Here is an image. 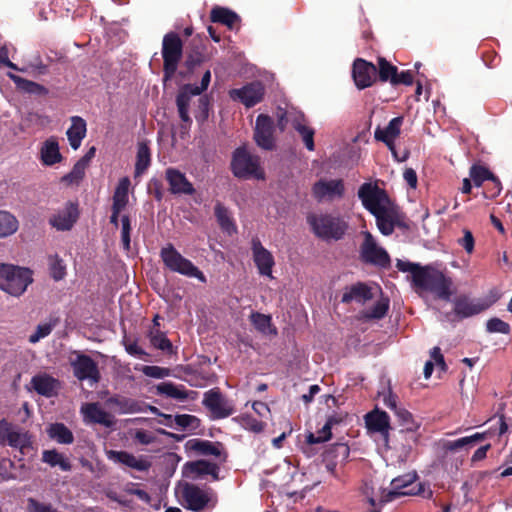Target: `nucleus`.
<instances>
[{"label": "nucleus", "mask_w": 512, "mask_h": 512, "mask_svg": "<svg viewBox=\"0 0 512 512\" xmlns=\"http://www.w3.org/2000/svg\"><path fill=\"white\" fill-rule=\"evenodd\" d=\"M396 267L399 271L410 273L412 286L421 297L432 294L437 299L450 301L455 292L452 279L431 266L398 260Z\"/></svg>", "instance_id": "nucleus-1"}, {"label": "nucleus", "mask_w": 512, "mask_h": 512, "mask_svg": "<svg viewBox=\"0 0 512 512\" xmlns=\"http://www.w3.org/2000/svg\"><path fill=\"white\" fill-rule=\"evenodd\" d=\"M358 197L363 206L375 216L376 219L400 223L401 215L386 194L370 183H364L358 190Z\"/></svg>", "instance_id": "nucleus-2"}, {"label": "nucleus", "mask_w": 512, "mask_h": 512, "mask_svg": "<svg viewBox=\"0 0 512 512\" xmlns=\"http://www.w3.org/2000/svg\"><path fill=\"white\" fill-rule=\"evenodd\" d=\"M33 281L27 268L11 264L0 265V289L12 296L22 295Z\"/></svg>", "instance_id": "nucleus-3"}, {"label": "nucleus", "mask_w": 512, "mask_h": 512, "mask_svg": "<svg viewBox=\"0 0 512 512\" xmlns=\"http://www.w3.org/2000/svg\"><path fill=\"white\" fill-rule=\"evenodd\" d=\"M231 170L240 179H264L258 156L251 154L245 147L237 148L232 156Z\"/></svg>", "instance_id": "nucleus-4"}, {"label": "nucleus", "mask_w": 512, "mask_h": 512, "mask_svg": "<svg viewBox=\"0 0 512 512\" xmlns=\"http://www.w3.org/2000/svg\"><path fill=\"white\" fill-rule=\"evenodd\" d=\"M164 82L172 79L183 56V42L176 32H169L162 40Z\"/></svg>", "instance_id": "nucleus-5"}, {"label": "nucleus", "mask_w": 512, "mask_h": 512, "mask_svg": "<svg viewBox=\"0 0 512 512\" xmlns=\"http://www.w3.org/2000/svg\"><path fill=\"white\" fill-rule=\"evenodd\" d=\"M307 222L313 232L320 238L339 240L347 229V223L338 216L329 214H311Z\"/></svg>", "instance_id": "nucleus-6"}, {"label": "nucleus", "mask_w": 512, "mask_h": 512, "mask_svg": "<svg viewBox=\"0 0 512 512\" xmlns=\"http://www.w3.org/2000/svg\"><path fill=\"white\" fill-rule=\"evenodd\" d=\"M180 495L184 507L194 512H201L209 505L214 507L217 502L216 494L212 489H201L191 483H184L180 486Z\"/></svg>", "instance_id": "nucleus-7"}, {"label": "nucleus", "mask_w": 512, "mask_h": 512, "mask_svg": "<svg viewBox=\"0 0 512 512\" xmlns=\"http://www.w3.org/2000/svg\"><path fill=\"white\" fill-rule=\"evenodd\" d=\"M160 256L169 270L206 282L204 274L190 260L183 257L172 244L163 247Z\"/></svg>", "instance_id": "nucleus-8"}, {"label": "nucleus", "mask_w": 512, "mask_h": 512, "mask_svg": "<svg viewBox=\"0 0 512 512\" xmlns=\"http://www.w3.org/2000/svg\"><path fill=\"white\" fill-rule=\"evenodd\" d=\"M417 479V474L407 473L396 477L391 481L390 489H383L379 496V503L385 504L406 495H420L423 491L422 484L409 488Z\"/></svg>", "instance_id": "nucleus-9"}, {"label": "nucleus", "mask_w": 512, "mask_h": 512, "mask_svg": "<svg viewBox=\"0 0 512 512\" xmlns=\"http://www.w3.org/2000/svg\"><path fill=\"white\" fill-rule=\"evenodd\" d=\"M0 443L18 449L22 455L33 450L31 435L5 420L0 421Z\"/></svg>", "instance_id": "nucleus-10"}, {"label": "nucleus", "mask_w": 512, "mask_h": 512, "mask_svg": "<svg viewBox=\"0 0 512 512\" xmlns=\"http://www.w3.org/2000/svg\"><path fill=\"white\" fill-rule=\"evenodd\" d=\"M195 96H200L198 98L199 108L203 112H206L208 109V99L206 96H201L196 85L184 84L179 88L176 97V106L181 121H189L190 106Z\"/></svg>", "instance_id": "nucleus-11"}, {"label": "nucleus", "mask_w": 512, "mask_h": 512, "mask_svg": "<svg viewBox=\"0 0 512 512\" xmlns=\"http://www.w3.org/2000/svg\"><path fill=\"white\" fill-rule=\"evenodd\" d=\"M202 404L217 419L229 417L235 412L233 402L227 399L218 388L205 392Z\"/></svg>", "instance_id": "nucleus-12"}, {"label": "nucleus", "mask_w": 512, "mask_h": 512, "mask_svg": "<svg viewBox=\"0 0 512 512\" xmlns=\"http://www.w3.org/2000/svg\"><path fill=\"white\" fill-rule=\"evenodd\" d=\"M384 405L392 410L397 417L398 423L406 431H416L420 423H418L413 415L404 407L398 405V398L389 389L387 392L381 394Z\"/></svg>", "instance_id": "nucleus-13"}, {"label": "nucleus", "mask_w": 512, "mask_h": 512, "mask_svg": "<svg viewBox=\"0 0 512 512\" xmlns=\"http://www.w3.org/2000/svg\"><path fill=\"white\" fill-rule=\"evenodd\" d=\"M264 94L265 87L260 81H254L241 88L232 89L230 91V97L233 100L240 101L247 108L260 103L263 100Z\"/></svg>", "instance_id": "nucleus-14"}, {"label": "nucleus", "mask_w": 512, "mask_h": 512, "mask_svg": "<svg viewBox=\"0 0 512 512\" xmlns=\"http://www.w3.org/2000/svg\"><path fill=\"white\" fill-rule=\"evenodd\" d=\"M254 139L259 147L272 150L275 146L274 122L265 114L258 115L255 123Z\"/></svg>", "instance_id": "nucleus-15"}, {"label": "nucleus", "mask_w": 512, "mask_h": 512, "mask_svg": "<svg viewBox=\"0 0 512 512\" xmlns=\"http://www.w3.org/2000/svg\"><path fill=\"white\" fill-rule=\"evenodd\" d=\"M344 190V183L341 179H321L313 185L312 194L319 202L333 201L336 198H341Z\"/></svg>", "instance_id": "nucleus-16"}, {"label": "nucleus", "mask_w": 512, "mask_h": 512, "mask_svg": "<svg viewBox=\"0 0 512 512\" xmlns=\"http://www.w3.org/2000/svg\"><path fill=\"white\" fill-rule=\"evenodd\" d=\"M361 255L364 261L368 263L380 266H386L389 263V256L387 252L376 244V241L369 232H364Z\"/></svg>", "instance_id": "nucleus-17"}, {"label": "nucleus", "mask_w": 512, "mask_h": 512, "mask_svg": "<svg viewBox=\"0 0 512 512\" xmlns=\"http://www.w3.org/2000/svg\"><path fill=\"white\" fill-rule=\"evenodd\" d=\"M74 375L79 380H89L92 384L100 379L99 370L95 361L87 355H77L72 361Z\"/></svg>", "instance_id": "nucleus-18"}, {"label": "nucleus", "mask_w": 512, "mask_h": 512, "mask_svg": "<svg viewBox=\"0 0 512 512\" xmlns=\"http://www.w3.org/2000/svg\"><path fill=\"white\" fill-rule=\"evenodd\" d=\"M353 78L359 89H364L373 84L377 75V68L372 63L363 59H356L353 64Z\"/></svg>", "instance_id": "nucleus-19"}, {"label": "nucleus", "mask_w": 512, "mask_h": 512, "mask_svg": "<svg viewBox=\"0 0 512 512\" xmlns=\"http://www.w3.org/2000/svg\"><path fill=\"white\" fill-rule=\"evenodd\" d=\"M253 260L263 276L272 278V267L274 266V258L270 251L263 247L259 239L252 240Z\"/></svg>", "instance_id": "nucleus-20"}, {"label": "nucleus", "mask_w": 512, "mask_h": 512, "mask_svg": "<svg viewBox=\"0 0 512 512\" xmlns=\"http://www.w3.org/2000/svg\"><path fill=\"white\" fill-rule=\"evenodd\" d=\"M185 449L198 455L215 456L226 460V454L223 452L222 444L211 442L199 438L190 439L185 443Z\"/></svg>", "instance_id": "nucleus-21"}, {"label": "nucleus", "mask_w": 512, "mask_h": 512, "mask_svg": "<svg viewBox=\"0 0 512 512\" xmlns=\"http://www.w3.org/2000/svg\"><path fill=\"white\" fill-rule=\"evenodd\" d=\"M84 421L89 423L101 424L105 427H112L115 423L113 416L103 410L99 403H86L81 407Z\"/></svg>", "instance_id": "nucleus-22"}, {"label": "nucleus", "mask_w": 512, "mask_h": 512, "mask_svg": "<svg viewBox=\"0 0 512 512\" xmlns=\"http://www.w3.org/2000/svg\"><path fill=\"white\" fill-rule=\"evenodd\" d=\"M165 178L169 183V191L173 194L192 195L195 189L185 174L175 168H168L165 171Z\"/></svg>", "instance_id": "nucleus-23"}, {"label": "nucleus", "mask_w": 512, "mask_h": 512, "mask_svg": "<svg viewBox=\"0 0 512 512\" xmlns=\"http://www.w3.org/2000/svg\"><path fill=\"white\" fill-rule=\"evenodd\" d=\"M403 123L402 117H395L388 123L387 127H377L374 132V137L378 141L384 142L388 148L392 151L395 157L396 152L394 150V139L400 134V128Z\"/></svg>", "instance_id": "nucleus-24"}, {"label": "nucleus", "mask_w": 512, "mask_h": 512, "mask_svg": "<svg viewBox=\"0 0 512 512\" xmlns=\"http://www.w3.org/2000/svg\"><path fill=\"white\" fill-rule=\"evenodd\" d=\"M109 460L133 468L137 471L148 470L150 464L144 459L135 457L126 451L109 450L106 452Z\"/></svg>", "instance_id": "nucleus-25"}, {"label": "nucleus", "mask_w": 512, "mask_h": 512, "mask_svg": "<svg viewBox=\"0 0 512 512\" xmlns=\"http://www.w3.org/2000/svg\"><path fill=\"white\" fill-rule=\"evenodd\" d=\"M365 423L370 431L378 432L384 437L388 436L390 429V418L389 415L378 408L369 412L365 416Z\"/></svg>", "instance_id": "nucleus-26"}, {"label": "nucleus", "mask_w": 512, "mask_h": 512, "mask_svg": "<svg viewBox=\"0 0 512 512\" xmlns=\"http://www.w3.org/2000/svg\"><path fill=\"white\" fill-rule=\"evenodd\" d=\"M77 218V207L73 203H69L62 211L50 219V223L56 229L65 231L72 228Z\"/></svg>", "instance_id": "nucleus-27"}, {"label": "nucleus", "mask_w": 512, "mask_h": 512, "mask_svg": "<svg viewBox=\"0 0 512 512\" xmlns=\"http://www.w3.org/2000/svg\"><path fill=\"white\" fill-rule=\"evenodd\" d=\"M488 308V305L480 300H471L467 297H460L455 300L454 312L463 318L477 315Z\"/></svg>", "instance_id": "nucleus-28"}, {"label": "nucleus", "mask_w": 512, "mask_h": 512, "mask_svg": "<svg viewBox=\"0 0 512 512\" xmlns=\"http://www.w3.org/2000/svg\"><path fill=\"white\" fill-rule=\"evenodd\" d=\"M33 389L40 395L51 397L56 394L59 382L46 373L37 374L31 379Z\"/></svg>", "instance_id": "nucleus-29"}, {"label": "nucleus", "mask_w": 512, "mask_h": 512, "mask_svg": "<svg viewBox=\"0 0 512 512\" xmlns=\"http://www.w3.org/2000/svg\"><path fill=\"white\" fill-rule=\"evenodd\" d=\"M106 405L115 408L119 414H132L142 411L141 404L136 400L121 395H114L106 400Z\"/></svg>", "instance_id": "nucleus-30"}, {"label": "nucleus", "mask_w": 512, "mask_h": 512, "mask_svg": "<svg viewBox=\"0 0 512 512\" xmlns=\"http://www.w3.org/2000/svg\"><path fill=\"white\" fill-rule=\"evenodd\" d=\"M184 467L188 474L194 475L195 477L211 475L214 480H219V466L215 463L206 460H197L187 462Z\"/></svg>", "instance_id": "nucleus-31"}, {"label": "nucleus", "mask_w": 512, "mask_h": 512, "mask_svg": "<svg viewBox=\"0 0 512 512\" xmlns=\"http://www.w3.org/2000/svg\"><path fill=\"white\" fill-rule=\"evenodd\" d=\"M70 146L77 150L86 135V122L79 116L71 118V126L66 132Z\"/></svg>", "instance_id": "nucleus-32"}, {"label": "nucleus", "mask_w": 512, "mask_h": 512, "mask_svg": "<svg viewBox=\"0 0 512 512\" xmlns=\"http://www.w3.org/2000/svg\"><path fill=\"white\" fill-rule=\"evenodd\" d=\"M48 437L58 444L69 445L74 442L72 431L63 423H51L46 428Z\"/></svg>", "instance_id": "nucleus-33"}, {"label": "nucleus", "mask_w": 512, "mask_h": 512, "mask_svg": "<svg viewBox=\"0 0 512 512\" xmlns=\"http://www.w3.org/2000/svg\"><path fill=\"white\" fill-rule=\"evenodd\" d=\"M40 155L42 162L47 166H52L62 160L56 138L51 137L43 143Z\"/></svg>", "instance_id": "nucleus-34"}, {"label": "nucleus", "mask_w": 512, "mask_h": 512, "mask_svg": "<svg viewBox=\"0 0 512 512\" xmlns=\"http://www.w3.org/2000/svg\"><path fill=\"white\" fill-rule=\"evenodd\" d=\"M373 295L371 293L370 288L363 284L357 283L352 285L342 296L343 303H349L351 301H356L358 303H365L366 301L372 299Z\"/></svg>", "instance_id": "nucleus-35"}, {"label": "nucleus", "mask_w": 512, "mask_h": 512, "mask_svg": "<svg viewBox=\"0 0 512 512\" xmlns=\"http://www.w3.org/2000/svg\"><path fill=\"white\" fill-rule=\"evenodd\" d=\"M42 462L48 464L50 467H59L61 471H70L72 465L64 454L56 449L44 450L42 452Z\"/></svg>", "instance_id": "nucleus-36"}, {"label": "nucleus", "mask_w": 512, "mask_h": 512, "mask_svg": "<svg viewBox=\"0 0 512 512\" xmlns=\"http://www.w3.org/2000/svg\"><path fill=\"white\" fill-rule=\"evenodd\" d=\"M298 118L292 119V127L299 133L302 138V141L305 147L309 151H313L315 149L314 145V134L315 131L313 128L307 126L305 124L304 115L297 116Z\"/></svg>", "instance_id": "nucleus-37"}, {"label": "nucleus", "mask_w": 512, "mask_h": 512, "mask_svg": "<svg viewBox=\"0 0 512 512\" xmlns=\"http://www.w3.org/2000/svg\"><path fill=\"white\" fill-rule=\"evenodd\" d=\"M210 18L212 22L226 25L229 29L235 28L240 22V17L235 12L222 7L213 8Z\"/></svg>", "instance_id": "nucleus-38"}, {"label": "nucleus", "mask_w": 512, "mask_h": 512, "mask_svg": "<svg viewBox=\"0 0 512 512\" xmlns=\"http://www.w3.org/2000/svg\"><path fill=\"white\" fill-rule=\"evenodd\" d=\"M157 393L178 401H185L189 398V392L182 385H175L172 382H162L156 386Z\"/></svg>", "instance_id": "nucleus-39"}, {"label": "nucleus", "mask_w": 512, "mask_h": 512, "mask_svg": "<svg viewBox=\"0 0 512 512\" xmlns=\"http://www.w3.org/2000/svg\"><path fill=\"white\" fill-rule=\"evenodd\" d=\"M130 187V180L127 177L120 179L114 195H113V205L115 211H122L127 203H128V190Z\"/></svg>", "instance_id": "nucleus-40"}, {"label": "nucleus", "mask_w": 512, "mask_h": 512, "mask_svg": "<svg viewBox=\"0 0 512 512\" xmlns=\"http://www.w3.org/2000/svg\"><path fill=\"white\" fill-rule=\"evenodd\" d=\"M19 227L17 218L10 212L0 210V238L13 235Z\"/></svg>", "instance_id": "nucleus-41"}, {"label": "nucleus", "mask_w": 512, "mask_h": 512, "mask_svg": "<svg viewBox=\"0 0 512 512\" xmlns=\"http://www.w3.org/2000/svg\"><path fill=\"white\" fill-rule=\"evenodd\" d=\"M486 438V433H475L471 436L463 437L455 441H447L444 443L443 448L446 451H455L468 446H473Z\"/></svg>", "instance_id": "nucleus-42"}, {"label": "nucleus", "mask_w": 512, "mask_h": 512, "mask_svg": "<svg viewBox=\"0 0 512 512\" xmlns=\"http://www.w3.org/2000/svg\"><path fill=\"white\" fill-rule=\"evenodd\" d=\"M9 77L14 81L18 88L23 90L24 92L36 94V95H47L48 89L43 85H40L36 82L21 78L14 74H9Z\"/></svg>", "instance_id": "nucleus-43"}, {"label": "nucleus", "mask_w": 512, "mask_h": 512, "mask_svg": "<svg viewBox=\"0 0 512 512\" xmlns=\"http://www.w3.org/2000/svg\"><path fill=\"white\" fill-rule=\"evenodd\" d=\"M151 162V154L148 145L144 142L138 144L135 175L139 176L146 171Z\"/></svg>", "instance_id": "nucleus-44"}, {"label": "nucleus", "mask_w": 512, "mask_h": 512, "mask_svg": "<svg viewBox=\"0 0 512 512\" xmlns=\"http://www.w3.org/2000/svg\"><path fill=\"white\" fill-rule=\"evenodd\" d=\"M250 320L254 327L263 334L275 335L277 333L276 328L272 326L271 317L269 315H265L259 312H252L250 315Z\"/></svg>", "instance_id": "nucleus-45"}, {"label": "nucleus", "mask_w": 512, "mask_h": 512, "mask_svg": "<svg viewBox=\"0 0 512 512\" xmlns=\"http://www.w3.org/2000/svg\"><path fill=\"white\" fill-rule=\"evenodd\" d=\"M214 213L220 227L231 234L236 231V227L229 215L228 210L221 204L217 203L214 208Z\"/></svg>", "instance_id": "nucleus-46"}, {"label": "nucleus", "mask_w": 512, "mask_h": 512, "mask_svg": "<svg viewBox=\"0 0 512 512\" xmlns=\"http://www.w3.org/2000/svg\"><path fill=\"white\" fill-rule=\"evenodd\" d=\"M470 177L473 179L476 186H480L485 180H492L498 187H500V181L485 167L473 165L470 168ZM501 188H498L500 192Z\"/></svg>", "instance_id": "nucleus-47"}, {"label": "nucleus", "mask_w": 512, "mask_h": 512, "mask_svg": "<svg viewBox=\"0 0 512 512\" xmlns=\"http://www.w3.org/2000/svg\"><path fill=\"white\" fill-rule=\"evenodd\" d=\"M48 265L52 278L55 281L62 280L66 275V265L58 255L48 257Z\"/></svg>", "instance_id": "nucleus-48"}, {"label": "nucleus", "mask_w": 512, "mask_h": 512, "mask_svg": "<svg viewBox=\"0 0 512 512\" xmlns=\"http://www.w3.org/2000/svg\"><path fill=\"white\" fill-rule=\"evenodd\" d=\"M350 454L349 446L345 443L334 444L327 452V460H335L336 462H344L347 460Z\"/></svg>", "instance_id": "nucleus-49"}, {"label": "nucleus", "mask_w": 512, "mask_h": 512, "mask_svg": "<svg viewBox=\"0 0 512 512\" xmlns=\"http://www.w3.org/2000/svg\"><path fill=\"white\" fill-rule=\"evenodd\" d=\"M57 325V320H50L49 322L40 323L33 334L29 336V342L35 344L41 339L47 337L54 327Z\"/></svg>", "instance_id": "nucleus-50"}, {"label": "nucleus", "mask_w": 512, "mask_h": 512, "mask_svg": "<svg viewBox=\"0 0 512 512\" xmlns=\"http://www.w3.org/2000/svg\"><path fill=\"white\" fill-rule=\"evenodd\" d=\"M389 308L387 299H382L375 303L370 309L363 312V316L367 319H381L385 316Z\"/></svg>", "instance_id": "nucleus-51"}, {"label": "nucleus", "mask_w": 512, "mask_h": 512, "mask_svg": "<svg viewBox=\"0 0 512 512\" xmlns=\"http://www.w3.org/2000/svg\"><path fill=\"white\" fill-rule=\"evenodd\" d=\"M150 342L151 344L162 351H171L172 343L171 341L159 330H152L150 332Z\"/></svg>", "instance_id": "nucleus-52"}, {"label": "nucleus", "mask_w": 512, "mask_h": 512, "mask_svg": "<svg viewBox=\"0 0 512 512\" xmlns=\"http://www.w3.org/2000/svg\"><path fill=\"white\" fill-rule=\"evenodd\" d=\"M379 66V78L381 81H390L396 76L397 67L391 65L385 58L380 57L378 59Z\"/></svg>", "instance_id": "nucleus-53"}, {"label": "nucleus", "mask_w": 512, "mask_h": 512, "mask_svg": "<svg viewBox=\"0 0 512 512\" xmlns=\"http://www.w3.org/2000/svg\"><path fill=\"white\" fill-rule=\"evenodd\" d=\"M86 165H84L82 162L78 161L71 170L70 173L66 174L62 181L67 182L69 184L71 183H78L85 174Z\"/></svg>", "instance_id": "nucleus-54"}, {"label": "nucleus", "mask_w": 512, "mask_h": 512, "mask_svg": "<svg viewBox=\"0 0 512 512\" xmlns=\"http://www.w3.org/2000/svg\"><path fill=\"white\" fill-rule=\"evenodd\" d=\"M297 116H302V113L294 111V110H288L284 111L282 109L278 110L277 112V125L281 131H283L288 123L292 124V119L298 118Z\"/></svg>", "instance_id": "nucleus-55"}, {"label": "nucleus", "mask_w": 512, "mask_h": 512, "mask_svg": "<svg viewBox=\"0 0 512 512\" xmlns=\"http://www.w3.org/2000/svg\"><path fill=\"white\" fill-rule=\"evenodd\" d=\"M486 329L489 333L508 334L510 325L499 318H491L486 323Z\"/></svg>", "instance_id": "nucleus-56"}, {"label": "nucleus", "mask_w": 512, "mask_h": 512, "mask_svg": "<svg viewBox=\"0 0 512 512\" xmlns=\"http://www.w3.org/2000/svg\"><path fill=\"white\" fill-rule=\"evenodd\" d=\"M141 370L145 376L155 379H163L171 374L169 368L159 366H143Z\"/></svg>", "instance_id": "nucleus-57"}, {"label": "nucleus", "mask_w": 512, "mask_h": 512, "mask_svg": "<svg viewBox=\"0 0 512 512\" xmlns=\"http://www.w3.org/2000/svg\"><path fill=\"white\" fill-rule=\"evenodd\" d=\"M174 422L176 425L182 428L195 429L199 426V419L193 415L188 414L176 415L174 417Z\"/></svg>", "instance_id": "nucleus-58"}, {"label": "nucleus", "mask_w": 512, "mask_h": 512, "mask_svg": "<svg viewBox=\"0 0 512 512\" xmlns=\"http://www.w3.org/2000/svg\"><path fill=\"white\" fill-rule=\"evenodd\" d=\"M204 60V56L199 51H192L190 52L185 60V66L187 68V73L193 72V70L201 65V63Z\"/></svg>", "instance_id": "nucleus-59"}, {"label": "nucleus", "mask_w": 512, "mask_h": 512, "mask_svg": "<svg viewBox=\"0 0 512 512\" xmlns=\"http://www.w3.org/2000/svg\"><path fill=\"white\" fill-rule=\"evenodd\" d=\"M331 428L332 425L326 422L323 428L319 431V436L316 437L315 435L310 434L308 436V442L314 444L329 440L331 438Z\"/></svg>", "instance_id": "nucleus-60"}, {"label": "nucleus", "mask_w": 512, "mask_h": 512, "mask_svg": "<svg viewBox=\"0 0 512 512\" xmlns=\"http://www.w3.org/2000/svg\"><path fill=\"white\" fill-rule=\"evenodd\" d=\"M122 231H121V240L124 248L128 250L130 248V220L127 215L122 217Z\"/></svg>", "instance_id": "nucleus-61"}, {"label": "nucleus", "mask_w": 512, "mask_h": 512, "mask_svg": "<svg viewBox=\"0 0 512 512\" xmlns=\"http://www.w3.org/2000/svg\"><path fill=\"white\" fill-rule=\"evenodd\" d=\"M463 237L458 240L459 244L470 254L474 249V237L470 230L465 229L463 231Z\"/></svg>", "instance_id": "nucleus-62"}, {"label": "nucleus", "mask_w": 512, "mask_h": 512, "mask_svg": "<svg viewBox=\"0 0 512 512\" xmlns=\"http://www.w3.org/2000/svg\"><path fill=\"white\" fill-rule=\"evenodd\" d=\"M413 83V74L411 71L396 72V76L391 79L392 85L404 84L411 85Z\"/></svg>", "instance_id": "nucleus-63"}, {"label": "nucleus", "mask_w": 512, "mask_h": 512, "mask_svg": "<svg viewBox=\"0 0 512 512\" xmlns=\"http://www.w3.org/2000/svg\"><path fill=\"white\" fill-rule=\"evenodd\" d=\"M376 222L380 232L386 236L391 235L394 231V227L399 225V223L386 221L383 219H376Z\"/></svg>", "instance_id": "nucleus-64"}]
</instances>
